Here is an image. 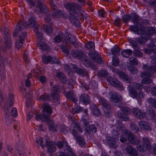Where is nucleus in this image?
<instances>
[{
  "label": "nucleus",
  "instance_id": "obj_1",
  "mask_svg": "<svg viewBox=\"0 0 156 156\" xmlns=\"http://www.w3.org/2000/svg\"><path fill=\"white\" fill-rule=\"evenodd\" d=\"M131 31L134 32L136 34L143 36L139 38H136L135 41L131 40L130 43L133 48H137L139 45L144 44L150 38L151 35L156 34V28L150 27L145 28L140 26V29L137 26H131L129 27Z\"/></svg>",
  "mask_w": 156,
  "mask_h": 156
},
{
  "label": "nucleus",
  "instance_id": "obj_2",
  "mask_svg": "<svg viewBox=\"0 0 156 156\" xmlns=\"http://www.w3.org/2000/svg\"><path fill=\"white\" fill-rule=\"evenodd\" d=\"M32 27H34V31L36 33L37 38L40 40H42L43 34L40 32L41 29L39 28V25L36 23L34 19L30 16L28 22L24 23L23 20H20L18 22L13 33V36L15 37H17L24 27L29 28Z\"/></svg>",
  "mask_w": 156,
  "mask_h": 156
},
{
  "label": "nucleus",
  "instance_id": "obj_3",
  "mask_svg": "<svg viewBox=\"0 0 156 156\" xmlns=\"http://www.w3.org/2000/svg\"><path fill=\"white\" fill-rule=\"evenodd\" d=\"M119 123V124L118 126V129H119V130H120L123 132V133L120 136V141L122 143H126L128 139L132 144L137 145L136 148L139 151H144V146L138 144L140 142V140L136 138L134 134L130 133L129 131L124 128L123 127V124L122 122H120Z\"/></svg>",
  "mask_w": 156,
  "mask_h": 156
},
{
  "label": "nucleus",
  "instance_id": "obj_4",
  "mask_svg": "<svg viewBox=\"0 0 156 156\" xmlns=\"http://www.w3.org/2000/svg\"><path fill=\"white\" fill-rule=\"evenodd\" d=\"M54 41L55 42L57 43L61 41L62 42L63 44L61 49H68L69 43L76 48H79L81 45L80 43L77 42L76 39L73 35L69 34L66 36L63 35L62 32L58 33L54 38Z\"/></svg>",
  "mask_w": 156,
  "mask_h": 156
},
{
  "label": "nucleus",
  "instance_id": "obj_5",
  "mask_svg": "<svg viewBox=\"0 0 156 156\" xmlns=\"http://www.w3.org/2000/svg\"><path fill=\"white\" fill-rule=\"evenodd\" d=\"M151 63L156 65V56L151 61ZM142 68L144 70V72L141 73L140 75L142 77H144L142 80V84H144L151 83L152 80L151 77L154 76V73L156 72V66L144 64Z\"/></svg>",
  "mask_w": 156,
  "mask_h": 156
},
{
  "label": "nucleus",
  "instance_id": "obj_6",
  "mask_svg": "<svg viewBox=\"0 0 156 156\" xmlns=\"http://www.w3.org/2000/svg\"><path fill=\"white\" fill-rule=\"evenodd\" d=\"M65 8L70 13L69 20L75 26H79L80 22L74 14L76 15L77 12L80 10L81 7L75 3H70L66 4L64 6Z\"/></svg>",
  "mask_w": 156,
  "mask_h": 156
},
{
  "label": "nucleus",
  "instance_id": "obj_7",
  "mask_svg": "<svg viewBox=\"0 0 156 156\" xmlns=\"http://www.w3.org/2000/svg\"><path fill=\"white\" fill-rule=\"evenodd\" d=\"M64 145L66 147V149L68 151L69 155L62 153L59 156H77L73 151L71 148L68 145L66 141H63ZM46 146L47 147L48 153L50 156H54V153L56 151V144L54 141H46Z\"/></svg>",
  "mask_w": 156,
  "mask_h": 156
},
{
  "label": "nucleus",
  "instance_id": "obj_8",
  "mask_svg": "<svg viewBox=\"0 0 156 156\" xmlns=\"http://www.w3.org/2000/svg\"><path fill=\"white\" fill-rule=\"evenodd\" d=\"M71 54L74 57L81 59L82 62L86 66L92 68L94 66L90 61L81 51L78 49H73L71 51Z\"/></svg>",
  "mask_w": 156,
  "mask_h": 156
},
{
  "label": "nucleus",
  "instance_id": "obj_9",
  "mask_svg": "<svg viewBox=\"0 0 156 156\" xmlns=\"http://www.w3.org/2000/svg\"><path fill=\"white\" fill-rule=\"evenodd\" d=\"M43 115H36L35 119L37 120L47 121L50 119L49 116L52 113V109L50 105L48 104H44L43 106Z\"/></svg>",
  "mask_w": 156,
  "mask_h": 156
},
{
  "label": "nucleus",
  "instance_id": "obj_10",
  "mask_svg": "<svg viewBox=\"0 0 156 156\" xmlns=\"http://www.w3.org/2000/svg\"><path fill=\"white\" fill-rule=\"evenodd\" d=\"M31 8L34 9L36 12L37 14L46 12L48 11V9L45 5L38 1L37 2V4H34L32 0H27Z\"/></svg>",
  "mask_w": 156,
  "mask_h": 156
},
{
  "label": "nucleus",
  "instance_id": "obj_11",
  "mask_svg": "<svg viewBox=\"0 0 156 156\" xmlns=\"http://www.w3.org/2000/svg\"><path fill=\"white\" fill-rule=\"evenodd\" d=\"M100 103L104 107L103 110L105 115L108 117H110L112 115V113L110 111L111 106L109 103L102 97L99 98Z\"/></svg>",
  "mask_w": 156,
  "mask_h": 156
},
{
  "label": "nucleus",
  "instance_id": "obj_12",
  "mask_svg": "<svg viewBox=\"0 0 156 156\" xmlns=\"http://www.w3.org/2000/svg\"><path fill=\"white\" fill-rule=\"evenodd\" d=\"M128 91L129 95L133 98L140 99L143 98L145 95L144 93L141 90L137 91L134 88L132 87H129Z\"/></svg>",
  "mask_w": 156,
  "mask_h": 156
},
{
  "label": "nucleus",
  "instance_id": "obj_13",
  "mask_svg": "<svg viewBox=\"0 0 156 156\" xmlns=\"http://www.w3.org/2000/svg\"><path fill=\"white\" fill-rule=\"evenodd\" d=\"M121 111L125 114H121L120 112L118 113V115L119 118L122 121H127L129 120V118L127 115L131 112V109L128 107H122L120 108Z\"/></svg>",
  "mask_w": 156,
  "mask_h": 156
},
{
  "label": "nucleus",
  "instance_id": "obj_14",
  "mask_svg": "<svg viewBox=\"0 0 156 156\" xmlns=\"http://www.w3.org/2000/svg\"><path fill=\"white\" fill-rule=\"evenodd\" d=\"M50 4L51 5V8L53 9V13L52 17L53 19H56L58 18L62 17L64 19L66 18L64 16L63 12L57 9V7L54 5V2L52 0L50 1Z\"/></svg>",
  "mask_w": 156,
  "mask_h": 156
},
{
  "label": "nucleus",
  "instance_id": "obj_15",
  "mask_svg": "<svg viewBox=\"0 0 156 156\" xmlns=\"http://www.w3.org/2000/svg\"><path fill=\"white\" fill-rule=\"evenodd\" d=\"M88 54L90 58L94 62L99 63H102L103 60L101 57L95 51H90Z\"/></svg>",
  "mask_w": 156,
  "mask_h": 156
},
{
  "label": "nucleus",
  "instance_id": "obj_16",
  "mask_svg": "<svg viewBox=\"0 0 156 156\" xmlns=\"http://www.w3.org/2000/svg\"><path fill=\"white\" fill-rule=\"evenodd\" d=\"M107 80L108 83L111 86L118 88L119 90L123 89V86L117 79L110 76L107 78Z\"/></svg>",
  "mask_w": 156,
  "mask_h": 156
},
{
  "label": "nucleus",
  "instance_id": "obj_17",
  "mask_svg": "<svg viewBox=\"0 0 156 156\" xmlns=\"http://www.w3.org/2000/svg\"><path fill=\"white\" fill-rule=\"evenodd\" d=\"M9 31L8 29L5 28L4 29V32L2 34L4 36L5 45L7 48H10L12 46V41L10 38V35Z\"/></svg>",
  "mask_w": 156,
  "mask_h": 156
},
{
  "label": "nucleus",
  "instance_id": "obj_18",
  "mask_svg": "<svg viewBox=\"0 0 156 156\" xmlns=\"http://www.w3.org/2000/svg\"><path fill=\"white\" fill-rule=\"evenodd\" d=\"M108 94V96L110 97V101L114 103L119 102L122 99V98L118 93L115 92H110Z\"/></svg>",
  "mask_w": 156,
  "mask_h": 156
},
{
  "label": "nucleus",
  "instance_id": "obj_19",
  "mask_svg": "<svg viewBox=\"0 0 156 156\" xmlns=\"http://www.w3.org/2000/svg\"><path fill=\"white\" fill-rule=\"evenodd\" d=\"M26 35L27 33L26 32H23L20 34L15 43L16 47L17 49H20L22 47Z\"/></svg>",
  "mask_w": 156,
  "mask_h": 156
},
{
  "label": "nucleus",
  "instance_id": "obj_20",
  "mask_svg": "<svg viewBox=\"0 0 156 156\" xmlns=\"http://www.w3.org/2000/svg\"><path fill=\"white\" fill-rule=\"evenodd\" d=\"M119 136L115 135V137H111L110 136H107L106 138V141L109 146L113 148H115L117 147L115 142L118 140Z\"/></svg>",
  "mask_w": 156,
  "mask_h": 156
},
{
  "label": "nucleus",
  "instance_id": "obj_21",
  "mask_svg": "<svg viewBox=\"0 0 156 156\" xmlns=\"http://www.w3.org/2000/svg\"><path fill=\"white\" fill-rule=\"evenodd\" d=\"M42 60L44 64L48 63H56L58 64H60V62L58 59L56 58H52L51 56H47L44 55L42 57Z\"/></svg>",
  "mask_w": 156,
  "mask_h": 156
},
{
  "label": "nucleus",
  "instance_id": "obj_22",
  "mask_svg": "<svg viewBox=\"0 0 156 156\" xmlns=\"http://www.w3.org/2000/svg\"><path fill=\"white\" fill-rule=\"evenodd\" d=\"M58 89V86H55L52 87L51 90V94L52 96L54 101H56L58 103L59 102L60 98Z\"/></svg>",
  "mask_w": 156,
  "mask_h": 156
},
{
  "label": "nucleus",
  "instance_id": "obj_23",
  "mask_svg": "<svg viewBox=\"0 0 156 156\" xmlns=\"http://www.w3.org/2000/svg\"><path fill=\"white\" fill-rule=\"evenodd\" d=\"M44 21L45 23L48 24L49 27H48L47 25L44 26V29L45 32L50 35L52 32L53 30L50 26H51L52 24L51 22V19L48 16L45 17L44 19Z\"/></svg>",
  "mask_w": 156,
  "mask_h": 156
},
{
  "label": "nucleus",
  "instance_id": "obj_24",
  "mask_svg": "<svg viewBox=\"0 0 156 156\" xmlns=\"http://www.w3.org/2000/svg\"><path fill=\"white\" fill-rule=\"evenodd\" d=\"M133 112L134 115L140 119H143L146 116V113L144 111L138 108L133 109Z\"/></svg>",
  "mask_w": 156,
  "mask_h": 156
},
{
  "label": "nucleus",
  "instance_id": "obj_25",
  "mask_svg": "<svg viewBox=\"0 0 156 156\" xmlns=\"http://www.w3.org/2000/svg\"><path fill=\"white\" fill-rule=\"evenodd\" d=\"M71 67L73 69V71L75 73L82 76L87 75L88 73L85 69H80L77 67L76 65L71 64Z\"/></svg>",
  "mask_w": 156,
  "mask_h": 156
},
{
  "label": "nucleus",
  "instance_id": "obj_26",
  "mask_svg": "<svg viewBox=\"0 0 156 156\" xmlns=\"http://www.w3.org/2000/svg\"><path fill=\"white\" fill-rule=\"evenodd\" d=\"M80 101L85 105L89 104L90 101V97L86 94H83L80 97Z\"/></svg>",
  "mask_w": 156,
  "mask_h": 156
},
{
  "label": "nucleus",
  "instance_id": "obj_27",
  "mask_svg": "<svg viewBox=\"0 0 156 156\" xmlns=\"http://www.w3.org/2000/svg\"><path fill=\"white\" fill-rule=\"evenodd\" d=\"M64 94L67 98L70 99L73 103H75L77 102V98L72 91H71L68 92L65 91L64 92Z\"/></svg>",
  "mask_w": 156,
  "mask_h": 156
},
{
  "label": "nucleus",
  "instance_id": "obj_28",
  "mask_svg": "<svg viewBox=\"0 0 156 156\" xmlns=\"http://www.w3.org/2000/svg\"><path fill=\"white\" fill-rule=\"evenodd\" d=\"M47 121L49 130L53 132H57L58 130L57 126L54 123L53 121L51 119H49Z\"/></svg>",
  "mask_w": 156,
  "mask_h": 156
},
{
  "label": "nucleus",
  "instance_id": "obj_29",
  "mask_svg": "<svg viewBox=\"0 0 156 156\" xmlns=\"http://www.w3.org/2000/svg\"><path fill=\"white\" fill-rule=\"evenodd\" d=\"M145 118L148 119L155 120L156 117L154 111L152 109L147 110Z\"/></svg>",
  "mask_w": 156,
  "mask_h": 156
},
{
  "label": "nucleus",
  "instance_id": "obj_30",
  "mask_svg": "<svg viewBox=\"0 0 156 156\" xmlns=\"http://www.w3.org/2000/svg\"><path fill=\"white\" fill-rule=\"evenodd\" d=\"M127 153L131 156H138V153L136 149L130 146H128L126 148Z\"/></svg>",
  "mask_w": 156,
  "mask_h": 156
},
{
  "label": "nucleus",
  "instance_id": "obj_31",
  "mask_svg": "<svg viewBox=\"0 0 156 156\" xmlns=\"http://www.w3.org/2000/svg\"><path fill=\"white\" fill-rule=\"evenodd\" d=\"M142 140L143 141V146L148 151H151V148L149 139L146 137H145L142 138Z\"/></svg>",
  "mask_w": 156,
  "mask_h": 156
},
{
  "label": "nucleus",
  "instance_id": "obj_32",
  "mask_svg": "<svg viewBox=\"0 0 156 156\" xmlns=\"http://www.w3.org/2000/svg\"><path fill=\"white\" fill-rule=\"evenodd\" d=\"M139 126L143 129L149 130L150 128L148 123L146 122L141 121L138 123Z\"/></svg>",
  "mask_w": 156,
  "mask_h": 156
},
{
  "label": "nucleus",
  "instance_id": "obj_33",
  "mask_svg": "<svg viewBox=\"0 0 156 156\" xmlns=\"http://www.w3.org/2000/svg\"><path fill=\"white\" fill-rule=\"evenodd\" d=\"M56 76L63 83H66L67 81V78L62 72H59L57 73Z\"/></svg>",
  "mask_w": 156,
  "mask_h": 156
},
{
  "label": "nucleus",
  "instance_id": "obj_34",
  "mask_svg": "<svg viewBox=\"0 0 156 156\" xmlns=\"http://www.w3.org/2000/svg\"><path fill=\"white\" fill-rule=\"evenodd\" d=\"M0 105L3 110L7 109L8 108V106L7 103L3 101V98L2 96V94L0 91Z\"/></svg>",
  "mask_w": 156,
  "mask_h": 156
},
{
  "label": "nucleus",
  "instance_id": "obj_35",
  "mask_svg": "<svg viewBox=\"0 0 156 156\" xmlns=\"http://www.w3.org/2000/svg\"><path fill=\"white\" fill-rule=\"evenodd\" d=\"M119 76L121 79L125 81L128 83L130 82L131 81L130 78L127 75L123 72H122V73H120Z\"/></svg>",
  "mask_w": 156,
  "mask_h": 156
},
{
  "label": "nucleus",
  "instance_id": "obj_36",
  "mask_svg": "<svg viewBox=\"0 0 156 156\" xmlns=\"http://www.w3.org/2000/svg\"><path fill=\"white\" fill-rule=\"evenodd\" d=\"M37 46L40 49H48L49 48L47 44L42 41H40L37 43Z\"/></svg>",
  "mask_w": 156,
  "mask_h": 156
},
{
  "label": "nucleus",
  "instance_id": "obj_37",
  "mask_svg": "<svg viewBox=\"0 0 156 156\" xmlns=\"http://www.w3.org/2000/svg\"><path fill=\"white\" fill-rule=\"evenodd\" d=\"M97 74L98 76L105 78L108 76L109 73L105 69H102L99 71L97 72Z\"/></svg>",
  "mask_w": 156,
  "mask_h": 156
},
{
  "label": "nucleus",
  "instance_id": "obj_38",
  "mask_svg": "<svg viewBox=\"0 0 156 156\" xmlns=\"http://www.w3.org/2000/svg\"><path fill=\"white\" fill-rule=\"evenodd\" d=\"M134 86L136 89H142L143 88H144L145 90H146V91H148L150 90V88L148 87H145L144 85H141L139 83H135L134 84Z\"/></svg>",
  "mask_w": 156,
  "mask_h": 156
},
{
  "label": "nucleus",
  "instance_id": "obj_39",
  "mask_svg": "<svg viewBox=\"0 0 156 156\" xmlns=\"http://www.w3.org/2000/svg\"><path fill=\"white\" fill-rule=\"evenodd\" d=\"M132 53V51L130 49L123 50L121 52L122 55L126 58L129 57L131 55Z\"/></svg>",
  "mask_w": 156,
  "mask_h": 156
},
{
  "label": "nucleus",
  "instance_id": "obj_40",
  "mask_svg": "<svg viewBox=\"0 0 156 156\" xmlns=\"http://www.w3.org/2000/svg\"><path fill=\"white\" fill-rule=\"evenodd\" d=\"M86 131L88 133H95L97 132V129L93 124H92L87 129Z\"/></svg>",
  "mask_w": 156,
  "mask_h": 156
},
{
  "label": "nucleus",
  "instance_id": "obj_41",
  "mask_svg": "<svg viewBox=\"0 0 156 156\" xmlns=\"http://www.w3.org/2000/svg\"><path fill=\"white\" fill-rule=\"evenodd\" d=\"M131 66H136L138 64V62L136 58L133 57H131L129 59Z\"/></svg>",
  "mask_w": 156,
  "mask_h": 156
},
{
  "label": "nucleus",
  "instance_id": "obj_42",
  "mask_svg": "<svg viewBox=\"0 0 156 156\" xmlns=\"http://www.w3.org/2000/svg\"><path fill=\"white\" fill-rule=\"evenodd\" d=\"M36 142L39 144L43 148H45V145L44 144L43 140L42 138L38 137L36 138Z\"/></svg>",
  "mask_w": 156,
  "mask_h": 156
},
{
  "label": "nucleus",
  "instance_id": "obj_43",
  "mask_svg": "<svg viewBox=\"0 0 156 156\" xmlns=\"http://www.w3.org/2000/svg\"><path fill=\"white\" fill-rule=\"evenodd\" d=\"M147 100L149 104L156 108V100L152 98H148Z\"/></svg>",
  "mask_w": 156,
  "mask_h": 156
},
{
  "label": "nucleus",
  "instance_id": "obj_44",
  "mask_svg": "<svg viewBox=\"0 0 156 156\" xmlns=\"http://www.w3.org/2000/svg\"><path fill=\"white\" fill-rule=\"evenodd\" d=\"M76 140L81 147L84 146L85 144L84 140L82 136L79 137Z\"/></svg>",
  "mask_w": 156,
  "mask_h": 156
},
{
  "label": "nucleus",
  "instance_id": "obj_45",
  "mask_svg": "<svg viewBox=\"0 0 156 156\" xmlns=\"http://www.w3.org/2000/svg\"><path fill=\"white\" fill-rule=\"evenodd\" d=\"M127 66L129 71L132 73L136 74L137 73V70L136 67L133 66L128 65V64H127Z\"/></svg>",
  "mask_w": 156,
  "mask_h": 156
},
{
  "label": "nucleus",
  "instance_id": "obj_46",
  "mask_svg": "<svg viewBox=\"0 0 156 156\" xmlns=\"http://www.w3.org/2000/svg\"><path fill=\"white\" fill-rule=\"evenodd\" d=\"M9 108L7 109L4 110L5 114V116L6 118V124L7 125V126H10L11 124V122L10 121L9 122V119L7 118H8L9 116V112L8 111Z\"/></svg>",
  "mask_w": 156,
  "mask_h": 156
},
{
  "label": "nucleus",
  "instance_id": "obj_47",
  "mask_svg": "<svg viewBox=\"0 0 156 156\" xmlns=\"http://www.w3.org/2000/svg\"><path fill=\"white\" fill-rule=\"evenodd\" d=\"M83 108L80 106H77L73 109L72 112L73 114H76L83 111Z\"/></svg>",
  "mask_w": 156,
  "mask_h": 156
},
{
  "label": "nucleus",
  "instance_id": "obj_48",
  "mask_svg": "<svg viewBox=\"0 0 156 156\" xmlns=\"http://www.w3.org/2000/svg\"><path fill=\"white\" fill-rule=\"evenodd\" d=\"M82 121L84 128L86 130L87 129L89 126V122L86 119L84 118L82 119Z\"/></svg>",
  "mask_w": 156,
  "mask_h": 156
},
{
  "label": "nucleus",
  "instance_id": "obj_49",
  "mask_svg": "<svg viewBox=\"0 0 156 156\" xmlns=\"http://www.w3.org/2000/svg\"><path fill=\"white\" fill-rule=\"evenodd\" d=\"M85 46L87 49H94L95 47L94 43L91 41L87 42Z\"/></svg>",
  "mask_w": 156,
  "mask_h": 156
},
{
  "label": "nucleus",
  "instance_id": "obj_50",
  "mask_svg": "<svg viewBox=\"0 0 156 156\" xmlns=\"http://www.w3.org/2000/svg\"><path fill=\"white\" fill-rule=\"evenodd\" d=\"M133 55L136 57H141L143 56V53L138 49H134L133 52Z\"/></svg>",
  "mask_w": 156,
  "mask_h": 156
},
{
  "label": "nucleus",
  "instance_id": "obj_51",
  "mask_svg": "<svg viewBox=\"0 0 156 156\" xmlns=\"http://www.w3.org/2000/svg\"><path fill=\"white\" fill-rule=\"evenodd\" d=\"M131 19V16L129 15H125L122 17V20L124 23H127Z\"/></svg>",
  "mask_w": 156,
  "mask_h": 156
},
{
  "label": "nucleus",
  "instance_id": "obj_52",
  "mask_svg": "<svg viewBox=\"0 0 156 156\" xmlns=\"http://www.w3.org/2000/svg\"><path fill=\"white\" fill-rule=\"evenodd\" d=\"M9 99L8 101H10L11 102H9V107H12L14 104V98L12 94H10L9 95Z\"/></svg>",
  "mask_w": 156,
  "mask_h": 156
},
{
  "label": "nucleus",
  "instance_id": "obj_53",
  "mask_svg": "<svg viewBox=\"0 0 156 156\" xmlns=\"http://www.w3.org/2000/svg\"><path fill=\"white\" fill-rule=\"evenodd\" d=\"M110 70H112L113 73L118 74L119 76L120 73H122V72H120L118 69L115 68L113 66H110Z\"/></svg>",
  "mask_w": 156,
  "mask_h": 156
},
{
  "label": "nucleus",
  "instance_id": "obj_54",
  "mask_svg": "<svg viewBox=\"0 0 156 156\" xmlns=\"http://www.w3.org/2000/svg\"><path fill=\"white\" fill-rule=\"evenodd\" d=\"M112 64L113 66L115 67L117 66L119 64V59L117 56H114L113 58Z\"/></svg>",
  "mask_w": 156,
  "mask_h": 156
},
{
  "label": "nucleus",
  "instance_id": "obj_55",
  "mask_svg": "<svg viewBox=\"0 0 156 156\" xmlns=\"http://www.w3.org/2000/svg\"><path fill=\"white\" fill-rule=\"evenodd\" d=\"M130 127L132 130L137 132L139 130L138 127L135 125L134 123L131 122L130 124Z\"/></svg>",
  "mask_w": 156,
  "mask_h": 156
},
{
  "label": "nucleus",
  "instance_id": "obj_56",
  "mask_svg": "<svg viewBox=\"0 0 156 156\" xmlns=\"http://www.w3.org/2000/svg\"><path fill=\"white\" fill-rule=\"evenodd\" d=\"M11 114L12 116L15 118L18 115V113L16 108H13L12 109L11 111Z\"/></svg>",
  "mask_w": 156,
  "mask_h": 156
},
{
  "label": "nucleus",
  "instance_id": "obj_57",
  "mask_svg": "<svg viewBox=\"0 0 156 156\" xmlns=\"http://www.w3.org/2000/svg\"><path fill=\"white\" fill-rule=\"evenodd\" d=\"M72 126L73 127H74V128H76L80 132L82 133H83V129L80 127L76 122H74L72 124Z\"/></svg>",
  "mask_w": 156,
  "mask_h": 156
},
{
  "label": "nucleus",
  "instance_id": "obj_58",
  "mask_svg": "<svg viewBox=\"0 0 156 156\" xmlns=\"http://www.w3.org/2000/svg\"><path fill=\"white\" fill-rule=\"evenodd\" d=\"M99 15L101 17H104L106 14V12L103 9H100L98 11Z\"/></svg>",
  "mask_w": 156,
  "mask_h": 156
},
{
  "label": "nucleus",
  "instance_id": "obj_59",
  "mask_svg": "<svg viewBox=\"0 0 156 156\" xmlns=\"http://www.w3.org/2000/svg\"><path fill=\"white\" fill-rule=\"evenodd\" d=\"M72 134L75 139L79 137H80V136H79L78 133L77 131L74 129H73L72 130Z\"/></svg>",
  "mask_w": 156,
  "mask_h": 156
},
{
  "label": "nucleus",
  "instance_id": "obj_60",
  "mask_svg": "<svg viewBox=\"0 0 156 156\" xmlns=\"http://www.w3.org/2000/svg\"><path fill=\"white\" fill-rule=\"evenodd\" d=\"M120 49H112L111 52L112 54L114 55H119Z\"/></svg>",
  "mask_w": 156,
  "mask_h": 156
},
{
  "label": "nucleus",
  "instance_id": "obj_61",
  "mask_svg": "<svg viewBox=\"0 0 156 156\" xmlns=\"http://www.w3.org/2000/svg\"><path fill=\"white\" fill-rule=\"evenodd\" d=\"M82 85V88L84 90H87L89 88V87L88 85L87 84L84 83H81Z\"/></svg>",
  "mask_w": 156,
  "mask_h": 156
},
{
  "label": "nucleus",
  "instance_id": "obj_62",
  "mask_svg": "<svg viewBox=\"0 0 156 156\" xmlns=\"http://www.w3.org/2000/svg\"><path fill=\"white\" fill-rule=\"evenodd\" d=\"M115 24V25L118 27H120L121 25V23L120 19L116 18L114 22Z\"/></svg>",
  "mask_w": 156,
  "mask_h": 156
},
{
  "label": "nucleus",
  "instance_id": "obj_63",
  "mask_svg": "<svg viewBox=\"0 0 156 156\" xmlns=\"http://www.w3.org/2000/svg\"><path fill=\"white\" fill-rule=\"evenodd\" d=\"M40 99L41 101H44L48 100V98L46 95H42L40 96Z\"/></svg>",
  "mask_w": 156,
  "mask_h": 156
},
{
  "label": "nucleus",
  "instance_id": "obj_64",
  "mask_svg": "<svg viewBox=\"0 0 156 156\" xmlns=\"http://www.w3.org/2000/svg\"><path fill=\"white\" fill-rule=\"evenodd\" d=\"M132 22L134 23H136L138 22V18L137 16L135 15V16L132 18Z\"/></svg>",
  "mask_w": 156,
  "mask_h": 156
}]
</instances>
